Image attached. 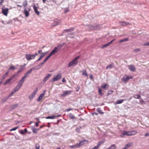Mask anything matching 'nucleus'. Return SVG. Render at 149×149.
<instances>
[{
    "label": "nucleus",
    "mask_w": 149,
    "mask_h": 149,
    "mask_svg": "<svg viewBox=\"0 0 149 149\" xmlns=\"http://www.w3.org/2000/svg\"><path fill=\"white\" fill-rule=\"evenodd\" d=\"M137 131L134 130H132L130 131H126L125 130H123L122 133L120 134V136L123 138L124 136H131L135 135L137 133Z\"/></svg>",
    "instance_id": "1"
},
{
    "label": "nucleus",
    "mask_w": 149,
    "mask_h": 149,
    "mask_svg": "<svg viewBox=\"0 0 149 149\" xmlns=\"http://www.w3.org/2000/svg\"><path fill=\"white\" fill-rule=\"evenodd\" d=\"M79 56L75 57L73 60L70 61L68 64V67H70L72 65L75 66L77 65L78 63V60L79 58Z\"/></svg>",
    "instance_id": "2"
},
{
    "label": "nucleus",
    "mask_w": 149,
    "mask_h": 149,
    "mask_svg": "<svg viewBox=\"0 0 149 149\" xmlns=\"http://www.w3.org/2000/svg\"><path fill=\"white\" fill-rule=\"evenodd\" d=\"M38 55V54L37 53L33 55L30 54H26L25 55V57L27 60L30 61L34 58L36 56Z\"/></svg>",
    "instance_id": "3"
},
{
    "label": "nucleus",
    "mask_w": 149,
    "mask_h": 149,
    "mask_svg": "<svg viewBox=\"0 0 149 149\" xmlns=\"http://www.w3.org/2000/svg\"><path fill=\"white\" fill-rule=\"evenodd\" d=\"M62 77V74L61 73L58 74L57 75H56L52 79L53 82H54L56 81H57L59 80Z\"/></svg>",
    "instance_id": "4"
},
{
    "label": "nucleus",
    "mask_w": 149,
    "mask_h": 149,
    "mask_svg": "<svg viewBox=\"0 0 149 149\" xmlns=\"http://www.w3.org/2000/svg\"><path fill=\"white\" fill-rule=\"evenodd\" d=\"M133 77L131 75L127 76V75H126L125 77H123L122 79V80L124 83H126L129 79H133Z\"/></svg>",
    "instance_id": "5"
},
{
    "label": "nucleus",
    "mask_w": 149,
    "mask_h": 149,
    "mask_svg": "<svg viewBox=\"0 0 149 149\" xmlns=\"http://www.w3.org/2000/svg\"><path fill=\"white\" fill-rule=\"evenodd\" d=\"M38 91V88H36L34 92L29 96V98L30 100L32 99L35 96L36 93Z\"/></svg>",
    "instance_id": "6"
},
{
    "label": "nucleus",
    "mask_w": 149,
    "mask_h": 149,
    "mask_svg": "<svg viewBox=\"0 0 149 149\" xmlns=\"http://www.w3.org/2000/svg\"><path fill=\"white\" fill-rule=\"evenodd\" d=\"M72 92V91H65L63 92V93L61 95L62 97L65 96L67 95L70 94Z\"/></svg>",
    "instance_id": "7"
},
{
    "label": "nucleus",
    "mask_w": 149,
    "mask_h": 149,
    "mask_svg": "<svg viewBox=\"0 0 149 149\" xmlns=\"http://www.w3.org/2000/svg\"><path fill=\"white\" fill-rule=\"evenodd\" d=\"M8 8H2V13L4 15L6 16L8 15Z\"/></svg>",
    "instance_id": "8"
},
{
    "label": "nucleus",
    "mask_w": 149,
    "mask_h": 149,
    "mask_svg": "<svg viewBox=\"0 0 149 149\" xmlns=\"http://www.w3.org/2000/svg\"><path fill=\"white\" fill-rule=\"evenodd\" d=\"M59 50L58 47H55L54 48L53 50L51 52L49 55L51 56L52 55L55 54Z\"/></svg>",
    "instance_id": "9"
},
{
    "label": "nucleus",
    "mask_w": 149,
    "mask_h": 149,
    "mask_svg": "<svg viewBox=\"0 0 149 149\" xmlns=\"http://www.w3.org/2000/svg\"><path fill=\"white\" fill-rule=\"evenodd\" d=\"M119 22L120 25L122 26H125L130 24L129 22L125 21H120Z\"/></svg>",
    "instance_id": "10"
},
{
    "label": "nucleus",
    "mask_w": 149,
    "mask_h": 149,
    "mask_svg": "<svg viewBox=\"0 0 149 149\" xmlns=\"http://www.w3.org/2000/svg\"><path fill=\"white\" fill-rule=\"evenodd\" d=\"M128 68L132 72H134L136 69V68L135 66L133 65H128Z\"/></svg>",
    "instance_id": "11"
},
{
    "label": "nucleus",
    "mask_w": 149,
    "mask_h": 149,
    "mask_svg": "<svg viewBox=\"0 0 149 149\" xmlns=\"http://www.w3.org/2000/svg\"><path fill=\"white\" fill-rule=\"evenodd\" d=\"M33 8L35 13L37 15H39L40 14V13L38 11L37 8L36 7V6L34 4V5H33Z\"/></svg>",
    "instance_id": "12"
},
{
    "label": "nucleus",
    "mask_w": 149,
    "mask_h": 149,
    "mask_svg": "<svg viewBox=\"0 0 149 149\" xmlns=\"http://www.w3.org/2000/svg\"><path fill=\"white\" fill-rule=\"evenodd\" d=\"M21 86H22L21 84H18L17 85L13 90V91H14L15 93L18 91L20 89Z\"/></svg>",
    "instance_id": "13"
},
{
    "label": "nucleus",
    "mask_w": 149,
    "mask_h": 149,
    "mask_svg": "<svg viewBox=\"0 0 149 149\" xmlns=\"http://www.w3.org/2000/svg\"><path fill=\"white\" fill-rule=\"evenodd\" d=\"M133 143H132L130 142L127 144L125 147L123 148L122 149H127L128 148L132 146Z\"/></svg>",
    "instance_id": "14"
},
{
    "label": "nucleus",
    "mask_w": 149,
    "mask_h": 149,
    "mask_svg": "<svg viewBox=\"0 0 149 149\" xmlns=\"http://www.w3.org/2000/svg\"><path fill=\"white\" fill-rule=\"evenodd\" d=\"M45 91H44L43 92V93L41 94L39 97L38 100V101H40L42 99V98L43 97H44V95H45Z\"/></svg>",
    "instance_id": "15"
},
{
    "label": "nucleus",
    "mask_w": 149,
    "mask_h": 149,
    "mask_svg": "<svg viewBox=\"0 0 149 149\" xmlns=\"http://www.w3.org/2000/svg\"><path fill=\"white\" fill-rule=\"evenodd\" d=\"M15 75H13L12 77H11L10 78L8 79L3 84L4 85H6L7 84L9 83L11 80L14 77Z\"/></svg>",
    "instance_id": "16"
},
{
    "label": "nucleus",
    "mask_w": 149,
    "mask_h": 149,
    "mask_svg": "<svg viewBox=\"0 0 149 149\" xmlns=\"http://www.w3.org/2000/svg\"><path fill=\"white\" fill-rule=\"evenodd\" d=\"M81 72H82V75H84L87 77H88V75L87 73L86 70H82L81 71Z\"/></svg>",
    "instance_id": "17"
},
{
    "label": "nucleus",
    "mask_w": 149,
    "mask_h": 149,
    "mask_svg": "<svg viewBox=\"0 0 149 149\" xmlns=\"http://www.w3.org/2000/svg\"><path fill=\"white\" fill-rule=\"evenodd\" d=\"M33 69V68H31L27 72L24 76L26 78V77L29 75V74L32 72Z\"/></svg>",
    "instance_id": "18"
},
{
    "label": "nucleus",
    "mask_w": 149,
    "mask_h": 149,
    "mask_svg": "<svg viewBox=\"0 0 149 149\" xmlns=\"http://www.w3.org/2000/svg\"><path fill=\"white\" fill-rule=\"evenodd\" d=\"M115 39H113V40H112L110 42L106 43V44L104 45H103V48L104 47H106L109 45H110L113 41H115Z\"/></svg>",
    "instance_id": "19"
},
{
    "label": "nucleus",
    "mask_w": 149,
    "mask_h": 149,
    "mask_svg": "<svg viewBox=\"0 0 149 149\" xmlns=\"http://www.w3.org/2000/svg\"><path fill=\"white\" fill-rule=\"evenodd\" d=\"M114 67V65L113 63H111L109 64L106 67V69H111Z\"/></svg>",
    "instance_id": "20"
},
{
    "label": "nucleus",
    "mask_w": 149,
    "mask_h": 149,
    "mask_svg": "<svg viewBox=\"0 0 149 149\" xmlns=\"http://www.w3.org/2000/svg\"><path fill=\"white\" fill-rule=\"evenodd\" d=\"M26 78L25 77H24V76L22 78V79H21V80H20V81H19L18 84H21V86H22V83H23V82H24V80Z\"/></svg>",
    "instance_id": "21"
},
{
    "label": "nucleus",
    "mask_w": 149,
    "mask_h": 149,
    "mask_svg": "<svg viewBox=\"0 0 149 149\" xmlns=\"http://www.w3.org/2000/svg\"><path fill=\"white\" fill-rule=\"evenodd\" d=\"M18 106V104H13L10 107V109L13 110L17 108Z\"/></svg>",
    "instance_id": "22"
},
{
    "label": "nucleus",
    "mask_w": 149,
    "mask_h": 149,
    "mask_svg": "<svg viewBox=\"0 0 149 149\" xmlns=\"http://www.w3.org/2000/svg\"><path fill=\"white\" fill-rule=\"evenodd\" d=\"M126 100V99H125H125H122V100H118L116 102V104H121V103H122L123 102L124 100Z\"/></svg>",
    "instance_id": "23"
},
{
    "label": "nucleus",
    "mask_w": 149,
    "mask_h": 149,
    "mask_svg": "<svg viewBox=\"0 0 149 149\" xmlns=\"http://www.w3.org/2000/svg\"><path fill=\"white\" fill-rule=\"evenodd\" d=\"M109 85L106 84H103V89H107L109 88Z\"/></svg>",
    "instance_id": "24"
},
{
    "label": "nucleus",
    "mask_w": 149,
    "mask_h": 149,
    "mask_svg": "<svg viewBox=\"0 0 149 149\" xmlns=\"http://www.w3.org/2000/svg\"><path fill=\"white\" fill-rule=\"evenodd\" d=\"M51 76L52 74H48L47 76L45 78L43 81L45 82L47 81Z\"/></svg>",
    "instance_id": "25"
},
{
    "label": "nucleus",
    "mask_w": 149,
    "mask_h": 149,
    "mask_svg": "<svg viewBox=\"0 0 149 149\" xmlns=\"http://www.w3.org/2000/svg\"><path fill=\"white\" fill-rule=\"evenodd\" d=\"M24 13L26 17H28L29 15V12L26 9L24 10Z\"/></svg>",
    "instance_id": "26"
},
{
    "label": "nucleus",
    "mask_w": 149,
    "mask_h": 149,
    "mask_svg": "<svg viewBox=\"0 0 149 149\" xmlns=\"http://www.w3.org/2000/svg\"><path fill=\"white\" fill-rule=\"evenodd\" d=\"M101 142H100L98 143L97 144V146H95L94 148H91V149H97L100 146L101 144Z\"/></svg>",
    "instance_id": "27"
},
{
    "label": "nucleus",
    "mask_w": 149,
    "mask_h": 149,
    "mask_svg": "<svg viewBox=\"0 0 149 149\" xmlns=\"http://www.w3.org/2000/svg\"><path fill=\"white\" fill-rule=\"evenodd\" d=\"M81 128L82 127H78L76 128V131L78 133H80V130Z\"/></svg>",
    "instance_id": "28"
},
{
    "label": "nucleus",
    "mask_w": 149,
    "mask_h": 149,
    "mask_svg": "<svg viewBox=\"0 0 149 149\" xmlns=\"http://www.w3.org/2000/svg\"><path fill=\"white\" fill-rule=\"evenodd\" d=\"M133 97L136 99H139L141 98V96L140 95H135Z\"/></svg>",
    "instance_id": "29"
},
{
    "label": "nucleus",
    "mask_w": 149,
    "mask_h": 149,
    "mask_svg": "<svg viewBox=\"0 0 149 149\" xmlns=\"http://www.w3.org/2000/svg\"><path fill=\"white\" fill-rule=\"evenodd\" d=\"M56 117V116H49L46 117V118L47 119H54Z\"/></svg>",
    "instance_id": "30"
},
{
    "label": "nucleus",
    "mask_w": 149,
    "mask_h": 149,
    "mask_svg": "<svg viewBox=\"0 0 149 149\" xmlns=\"http://www.w3.org/2000/svg\"><path fill=\"white\" fill-rule=\"evenodd\" d=\"M74 30V29L73 28H72L70 29H65L64 31L65 32H71L73 31Z\"/></svg>",
    "instance_id": "31"
},
{
    "label": "nucleus",
    "mask_w": 149,
    "mask_h": 149,
    "mask_svg": "<svg viewBox=\"0 0 149 149\" xmlns=\"http://www.w3.org/2000/svg\"><path fill=\"white\" fill-rule=\"evenodd\" d=\"M128 40H129V39L128 38H125L123 39L120 40L119 41V42L120 43H121L123 42L127 41Z\"/></svg>",
    "instance_id": "32"
},
{
    "label": "nucleus",
    "mask_w": 149,
    "mask_h": 149,
    "mask_svg": "<svg viewBox=\"0 0 149 149\" xmlns=\"http://www.w3.org/2000/svg\"><path fill=\"white\" fill-rule=\"evenodd\" d=\"M22 4L23 6L24 7L26 6L28 4L27 1L26 0L24 1L22 3Z\"/></svg>",
    "instance_id": "33"
},
{
    "label": "nucleus",
    "mask_w": 149,
    "mask_h": 149,
    "mask_svg": "<svg viewBox=\"0 0 149 149\" xmlns=\"http://www.w3.org/2000/svg\"><path fill=\"white\" fill-rule=\"evenodd\" d=\"M9 72V71H8L2 77V79H5L6 77L8 75V73Z\"/></svg>",
    "instance_id": "34"
},
{
    "label": "nucleus",
    "mask_w": 149,
    "mask_h": 149,
    "mask_svg": "<svg viewBox=\"0 0 149 149\" xmlns=\"http://www.w3.org/2000/svg\"><path fill=\"white\" fill-rule=\"evenodd\" d=\"M97 112L100 114L102 113V112L101 109L100 108H98L97 109Z\"/></svg>",
    "instance_id": "35"
},
{
    "label": "nucleus",
    "mask_w": 149,
    "mask_h": 149,
    "mask_svg": "<svg viewBox=\"0 0 149 149\" xmlns=\"http://www.w3.org/2000/svg\"><path fill=\"white\" fill-rule=\"evenodd\" d=\"M82 142H79V143H77L76 144L74 145L75 148H78L80 147V143Z\"/></svg>",
    "instance_id": "36"
},
{
    "label": "nucleus",
    "mask_w": 149,
    "mask_h": 149,
    "mask_svg": "<svg viewBox=\"0 0 149 149\" xmlns=\"http://www.w3.org/2000/svg\"><path fill=\"white\" fill-rule=\"evenodd\" d=\"M47 52L42 53L41 54L40 57L42 58L47 54Z\"/></svg>",
    "instance_id": "37"
},
{
    "label": "nucleus",
    "mask_w": 149,
    "mask_h": 149,
    "mask_svg": "<svg viewBox=\"0 0 149 149\" xmlns=\"http://www.w3.org/2000/svg\"><path fill=\"white\" fill-rule=\"evenodd\" d=\"M16 68L14 66L11 65L10 68H9V70H14Z\"/></svg>",
    "instance_id": "38"
},
{
    "label": "nucleus",
    "mask_w": 149,
    "mask_h": 149,
    "mask_svg": "<svg viewBox=\"0 0 149 149\" xmlns=\"http://www.w3.org/2000/svg\"><path fill=\"white\" fill-rule=\"evenodd\" d=\"M32 130L33 132L35 133H37V131L38 130L35 128H33L32 129Z\"/></svg>",
    "instance_id": "39"
},
{
    "label": "nucleus",
    "mask_w": 149,
    "mask_h": 149,
    "mask_svg": "<svg viewBox=\"0 0 149 149\" xmlns=\"http://www.w3.org/2000/svg\"><path fill=\"white\" fill-rule=\"evenodd\" d=\"M24 69V68H23V67L21 66L19 70L18 71V73H19V72H20L21 71H22Z\"/></svg>",
    "instance_id": "40"
},
{
    "label": "nucleus",
    "mask_w": 149,
    "mask_h": 149,
    "mask_svg": "<svg viewBox=\"0 0 149 149\" xmlns=\"http://www.w3.org/2000/svg\"><path fill=\"white\" fill-rule=\"evenodd\" d=\"M88 142V141L86 140H84L82 141H80V142H82L81 143H80V146L84 144V142Z\"/></svg>",
    "instance_id": "41"
},
{
    "label": "nucleus",
    "mask_w": 149,
    "mask_h": 149,
    "mask_svg": "<svg viewBox=\"0 0 149 149\" xmlns=\"http://www.w3.org/2000/svg\"><path fill=\"white\" fill-rule=\"evenodd\" d=\"M51 56H50V55H49V56H48L44 60V62H46L48 59Z\"/></svg>",
    "instance_id": "42"
},
{
    "label": "nucleus",
    "mask_w": 149,
    "mask_h": 149,
    "mask_svg": "<svg viewBox=\"0 0 149 149\" xmlns=\"http://www.w3.org/2000/svg\"><path fill=\"white\" fill-rule=\"evenodd\" d=\"M70 118L72 119H74L75 118V117L73 116V115L70 114Z\"/></svg>",
    "instance_id": "43"
},
{
    "label": "nucleus",
    "mask_w": 149,
    "mask_h": 149,
    "mask_svg": "<svg viewBox=\"0 0 149 149\" xmlns=\"http://www.w3.org/2000/svg\"><path fill=\"white\" fill-rule=\"evenodd\" d=\"M45 63V62H44V61H43L41 63H40L39 64L38 66H40V67L41 66H42Z\"/></svg>",
    "instance_id": "44"
},
{
    "label": "nucleus",
    "mask_w": 149,
    "mask_h": 149,
    "mask_svg": "<svg viewBox=\"0 0 149 149\" xmlns=\"http://www.w3.org/2000/svg\"><path fill=\"white\" fill-rule=\"evenodd\" d=\"M18 128V127H15V128H12L10 130V131H13L16 130Z\"/></svg>",
    "instance_id": "45"
},
{
    "label": "nucleus",
    "mask_w": 149,
    "mask_h": 149,
    "mask_svg": "<svg viewBox=\"0 0 149 149\" xmlns=\"http://www.w3.org/2000/svg\"><path fill=\"white\" fill-rule=\"evenodd\" d=\"M14 93H15V92L13 91L9 95V97L11 96Z\"/></svg>",
    "instance_id": "46"
},
{
    "label": "nucleus",
    "mask_w": 149,
    "mask_h": 149,
    "mask_svg": "<svg viewBox=\"0 0 149 149\" xmlns=\"http://www.w3.org/2000/svg\"><path fill=\"white\" fill-rule=\"evenodd\" d=\"M98 92L100 94H102V90L100 88H98Z\"/></svg>",
    "instance_id": "47"
},
{
    "label": "nucleus",
    "mask_w": 149,
    "mask_h": 149,
    "mask_svg": "<svg viewBox=\"0 0 149 149\" xmlns=\"http://www.w3.org/2000/svg\"><path fill=\"white\" fill-rule=\"evenodd\" d=\"M113 92V91H111V90L109 91H108V93H107L108 95H109V94H111V93H112Z\"/></svg>",
    "instance_id": "48"
},
{
    "label": "nucleus",
    "mask_w": 149,
    "mask_h": 149,
    "mask_svg": "<svg viewBox=\"0 0 149 149\" xmlns=\"http://www.w3.org/2000/svg\"><path fill=\"white\" fill-rule=\"evenodd\" d=\"M36 149H39L40 148V146L38 144H36Z\"/></svg>",
    "instance_id": "49"
},
{
    "label": "nucleus",
    "mask_w": 149,
    "mask_h": 149,
    "mask_svg": "<svg viewBox=\"0 0 149 149\" xmlns=\"http://www.w3.org/2000/svg\"><path fill=\"white\" fill-rule=\"evenodd\" d=\"M140 51V49H135L134 50V52H139Z\"/></svg>",
    "instance_id": "50"
},
{
    "label": "nucleus",
    "mask_w": 149,
    "mask_h": 149,
    "mask_svg": "<svg viewBox=\"0 0 149 149\" xmlns=\"http://www.w3.org/2000/svg\"><path fill=\"white\" fill-rule=\"evenodd\" d=\"M139 102L140 104H142L144 102V101L142 99H141L139 101Z\"/></svg>",
    "instance_id": "51"
},
{
    "label": "nucleus",
    "mask_w": 149,
    "mask_h": 149,
    "mask_svg": "<svg viewBox=\"0 0 149 149\" xmlns=\"http://www.w3.org/2000/svg\"><path fill=\"white\" fill-rule=\"evenodd\" d=\"M144 45L145 46H149V42L145 43Z\"/></svg>",
    "instance_id": "52"
},
{
    "label": "nucleus",
    "mask_w": 149,
    "mask_h": 149,
    "mask_svg": "<svg viewBox=\"0 0 149 149\" xmlns=\"http://www.w3.org/2000/svg\"><path fill=\"white\" fill-rule=\"evenodd\" d=\"M4 0H0V6L2 5V3L3 2Z\"/></svg>",
    "instance_id": "53"
},
{
    "label": "nucleus",
    "mask_w": 149,
    "mask_h": 149,
    "mask_svg": "<svg viewBox=\"0 0 149 149\" xmlns=\"http://www.w3.org/2000/svg\"><path fill=\"white\" fill-rule=\"evenodd\" d=\"M145 136H149V132H147L145 135Z\"/></svg>",
    "instance_id": "54"
},
{
    "label": "nucleus",
    "mask_w": 149,
    "mask_h": 149,
    "mask_svg": "<svg viewBox=\"0 0 149 149\" xmlns=\"http://www.w3.org/2000/svg\"><path fill=\"white\" fill-rule=\"evenodd\" d=\"M40 123V121H39L38 123H36V127H38L39 125V123Z\"/></svg>",
    "instance_id": "55"
},
{
    "label": "nucleus",
    "mask_w": 149,
    "mask_h": 149,
    "mask_svg": "<svg viewBox=\"0 0 149 149\" xmlns=\"http://www.w3.org/2000/svg\"><path fill=\"white\" fill-rule=\"evenodd\" d=\"M70 147L71 148H75L74 145L73 146H70Z\"/></svg>",
    "instance_id": "56"
},
{
    "label": "nucleus",
    "mask_w": 149,
    "mask_h": 149,
    "mask_svg": "<svg viewBox=\"0 0 149 149\" xmlns=\"http://www.w3.org/2000/svg\"><path fill=\"white\" fill-rule=\"evenodd\" d=\"M62 81L63 82H66V80L65 79V78H63V79Z\"/></svg>",
    "instance_id": "57"
},
{
    "label": "nucleus",
    "mask_w": 149,
    "mask_h": 149,
    "mask_svg": "<svg viewBox=\"0 0 149 149\" xmlns=\"http://www.w3.org/2000/svg\"><path fill=\"white\" fill-rule=\"evenodd\" d=\"M90 77L91 79H93V77L92 74H91L90 76Z\"/></svg>",
    "instance_id": "58"
},
{
    "label": "nucleus",
    "mask_w": 149,
    "mask_h": 149,
    "mask_svg": "<svg viewBox=\"0 0 149 149\" xmlns=\"http://www.w3.org/2000/svg\"><path fill=\"white\" fill-rule=\"evenodd\" d=\"M92 114L93 115H97V113H95V112H94L93 113H92Z\"/></svg>",
    "instance_id": "59"
},
{
    "label": "nucleus",
    "mask_w": 149,
    "mask_h": 149,
    "mask_svg": "<svg viewBox=\"0 0 149 149\" xmlns=\"http://www.w3.org/2000/svg\"><path fill=\"white\" fill-rule=\"evenodd\" d=\"M42 52V50H39L38 52V54H40L41 52Z\"/></svg>",
    "instance_id": "60"
},
{
    "label": "nucleus",
    "mask_w": 149,
    "mask_h": 149,
    "mask_svg": "<svg viewBox=\"0 0 149 149\" xmlns=\"http://www.w3.org/2000/svg\"><path fill=\"white\" fill-rule=\"evenodd\" d=\"M54 22L56 23L55 25H57L59 23V22H58L57 21H55Z\"/></svg>",
    "instance_id": "61"
},
{
    "label": "nucleus",
    "mask_w": 149,
    "mask_h": 149,
    "mask_svg": "<svg viewBox=\"0 0 149 149\" xmlns=\"http://www.w3.org/2000/svg\"><path fill=\"white\" fill-rule=\"evenodd\" d=\"M69 11V9H66L65 10V13H67V12H68Z\"/></svg>",
    "instance_id": "62"
},
{
    "label": "nucleus",
    "mask_w": 149,
    "mask_h": 149,
    "mask_svg": "<svg viewBox=\"0 0 149 149\" xmlns=\"http://www.w3.org/2000/svg\"><path fill=\"white\" fill-rule=\"evenodd\" d=\"M20 133L21 134H24V132H23V131L21 130V131H20Z\"/></svg>",
    "instance_id": "63"
},
{
    "label": "nucleus",
    "mask_w": 149,
    "mask_h": 149,
    "mask_svg": "<svg viewBox=\"0 0 149 149\" xmlns=\"http://www.w3.org/2000/svg\"><path fill=\"white\" fill-rule=\"evenodd\" d=\"M45 126L44 125H42L40 127V129H41L44 126Z\"/></svg>",
    "instance_id": "64"
}]
</instances>
